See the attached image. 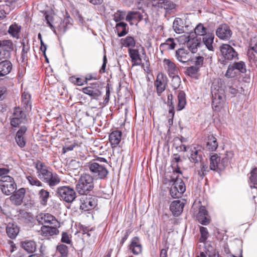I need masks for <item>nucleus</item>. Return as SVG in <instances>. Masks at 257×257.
<instances>
[{
	"label": "nucleus",
	"mask_w": 257,
	"mask_h": 257,
	"mask_svg": "<svg viewBox=\"0 0 257 257\" xmlns=\"http://www.w3.org/2000/svg\"><path fill=\"white\" fill-rule=\"evenodd\" d=\"M21 247L28 253H33L37 249L36 242L33 240H27L21 242Z\"/></svg>",
	"instance_id": "nucleus-29"
},
{
	"label": "nucleus",
	"mask_w": 257,
	"mask_h": 257,
	"mask_svg": "<svg viewBox=\"0 0 257 257\" xmlns=\"http://www.w3.org/2000/svg\"><path fill=\"white\" fill-rule=\"evenodd\" d=\"M196 172L197 173L198 175L202 178L207 172H208V167L203 163H201L200 164V169H197Z\"/></svg>",
	"instance_id": "nucleus-47"
},
{
	"label": "nucleus",
	"mask_w": 257,
	"mask_h": 257,
	"mask_svg": "<svg viewBox=\"0 0 257 257\" xmlns=\"http://www.w3.org/2000/svg\"><path fill=\"white\" fill-rule=\"evenodd\" d=\"M122 45L125 47L132 48L134 47L136 45V41L134 38L131 36H127L124 39L121 40Z\"/></svg>",
	"instance_id": "nucleus-40"
},
{
	"label": "nucleus",
	"mask_w": 257,
	"mask_h": 257,
	"mask_svg": "<svg viewBox=\"0 0 257 257\" xmlns=\"http://www.w3.org/2000/svg\"><path fill=\"white\" fill-rule=\"evenodd\" d=\"M26 178L32 186L42 187L43 186L42 183L35 177L28 175Z\"/></svg>",
	"instance_id": "nucleus-42"
},
{
	"label": "nucleus",
	"mask_w": 257,
	"mask_h": 257,
	"mask_svg": "<svg viewBox=\"0 0 257 257\" xmlns=\"http://www.w3.org/2000/svg\"><path fill=\"white\" fill-rule=\"evenodd\" d=\"M71 21L72 19L69 17L65 18L60 25H59V30L63 33H65L69 25H71Z\"/></svg>",
	"instance_id": "nucleus-41"
},
{
	"label": "nucleus",
	"mask_w": 257,
	"mask_h": 257,
	"mask_svg": "<svg viewBox=\"0 0 257 257\" xmlns=\"http://www.w3.org/2000/svg\"><path fill=\"white\" fill-rule=\"evenodd\" d=\"M196 218L198 221L203 225H207L209 223L210 219L208 212L204 206L200 207Z\"/></svg>",
	"instance_id": "nucleus-25"
},
{
	"label": "nucleus",
	"mask_w": 257,
	"mask_h": 257,
	"mask_svg": "<svg viewBox=\"0 0 257 257\" xmlns=\"http://www.w3.org/2000/svg\"><path fill=\"white\" fill-rule=\"evenodd\" d=\"M173 28L176 33H183L184 31V29L183 26L182 20L178 18H176L173 22Z\"/></svg>",
	"instance_id": "nucleus-37"
},
{
	"label": "nucleus",
	"mask_w": 257,
	"mask_h": 257,
	"mask_svg": "<svg viewBox=\"0 0 257 257\" xmlns=\"http://www.w3.org/2000/svg\"><path fill=\"white\" fill-rule=\"evenodd\" d=\"M26 114L19 108L16 107L11 120V124L14 127H17L21 123L27 122Z\"/></svg>",
	"instance_id": "nucleus-8"
},
{
	"label": "nucleus",
	"mask_w": 257,
	"mask_h": 257,
	"mask_svg": "<svg viewBox=\"0 0 257 257\" xmlns=\"http://www.w3.org/2000/svg\"><path fill=\"white\" fill-rule=\"evenodd\" d=\"M163 66L169 75H175L178 73L179 69L176 64L169 59H164L163 61Z\"/></svg>",
	"instance_id": "nucleus-23"
},
{
	"label": "nucleus",
	"mask_w": 257,
	"mask_h": 257,
	"mask_svg": "<svg viewBox=\"0 0 257 257\" xmlns=\"http://www.w3.org/2000/svg\"><path fill=\"white\" fill-rule=\"evenodd\" d=\"M176 44L173 38H168L165 43L161 44L160 47L168 50H173L175 48Z\"/></svg>",
	"instance_id": "nucleus-43"
},
{
	"label": "nucleus",
	"mask_w": 257,
	"mask_h": 257,
	"mask_svg": "<svg viewBox=\"0 0 257 257\" xmlns=\"http://www.w3.org/2000/svg\"><path fill=\"white\" fill-rule=\"evenodd\" d=\"M237 72L235 70L233 66L228 67L225 76L228 78H232L236 75Z\"/></svg>",
	"instance_id": "nucleus-55"
},
{
	"label": "nucleus",
	"mask_w": 257,
	"mask_h": 257,
	"mask_svg": "<svg viewBox=\"0 0 257 257\" xmlns=\"http://www.w3.org/2000/svg\"><path fill=\"white\" fill-rule=\"evenodd\" d=\"M213 107L215 108H220L223 106L225 101V95L223 91L216 90L212 92Z\"/></svg>",
	"instance_id": "nucleus-15"
},
{
	"label": "nucleus",
	"mask_w": 257,
	"mask_h": 257,
	"mask_svg": "<svg viewBox=\"0 0 257 257\" xmlns=\"http://www.w3.org/2000/svg\"><path fill=\"white\" fill-rule=\"evenodd\" d=\"M36 169L37 172L39 173V176H42L43 181L47 183L51 188H53L60 183L61 179L59 175L56 173H53L44 168L42 163L40 165L37 164Z\"/></svg>",
	"instance_id": "nucleus-1"
},
{
	"label": "nucleus",
	"mask_w": 257,
	"mask_h": 257,
	"mask_svg": "<svg viewBox=\"0 0 257 257\" xmlns=\"http://www.w3.org/2000/svg\"><path fill=\"white\" fill-rule=\"evenodd\" d=\"M121 139V132L119 131H114L111 132L109 136V142L112 147H116L120 142Z\"/></svg>",
	"instance_id": "nucleus-30"
},
{
	"label": "nucleus",
	"mask_w": 257,
	"mask_h": 257,
	"mask_svg": "<svg viewBox=\"0 0 257 257\" xmlns=\"http://www.w3.org/2000/svg\"><path fill=\"white\" fill-rule=\"evenodd\" d=\"M0 189L4 194L10 195L15 192L17 185L12 177L5 175L0 180Z\"/></svg>",
	"instance_id": "nucleus-3"
},
{
	"label": "nucleus",
	"mask_w": 257,
	"mask_h": 257,
	"mask_svg": "<svg viewBox=\"0 0 257 257\" xmlns=\"http://www.w3.org/2000/svg\"><path fill=\"white\" fill-rule=\"evenodd\" d=\"M178 103L177 105L178 110L183 109L186 104V95L184 91H180L178 94Z\"/></svg>",
	"instance_id": "nucleus-38"
},
{
	"label": "nucleus",
	"mask_w": 257,
	"mask_h": 257,
	"mask_svg": "<svg viewBox=\"0 0 257 257\" xmlns=\"http://www.w3.org/2000/svg\"><path fill=\"white\" fill-rule=\"evenodd\" d=\"M184 203L180 200L173 201L170 206V209L175 216L179 215L183 211Z\"/></svg>",
	"instance_id": "nucleus-28"
},
{
	"label": "nucleus",
	"mask_w": 257,
	"mask_h": 257,
	"mask_svg": "<svg viewBox=\"0 0 257 257\" xmlns=\"http://www.w3.org/2000/svg\"><path fill=\"white\" fill-rule=\"evenodd\" d=\"M57 249L60 254L58 257H67L68 247L66 245L60 244L57 246Z\"/></svg>",
	"instance_id": "nucleus-45"
},
{
	"label": "nucleus",
	"mask_w": 257,
	"mask_h": 257,
	"mask_svg": "<svg viewBox=\"0 0 257 257\" xmlns=\"http://www.w3.org/2000/svg\"><path fill=\"white\" fill-rule=\"evenodd\" d=\"M128 54L132 59L133 66H140L142 64V58L138 49L129 48Z\"/></svg>",
	"instance_id": "nucleus-26"
},
{
	"label": "nucleus",
	"mask_w": 257,
	"mask_h": 257,
	"mask_svg": "<svg viewBox=\"0 0 257 257\" xmlns=\"http://www.w3.org/2000/svg\"><path fill=\"white\" fill-rule=\"evenodd\" d=\"M61 241L63 242L69 244L71 242V240L70 239V237L69 235L66 232H63L62 234V238Z\"/></svg>",
	"instance_id": "nucleus-61"
},
{
	"label": "nucleus",
	"mask_w": 257,
	"mask_h": 257,
	"mask_svg": "<svg viewBox=\"0 0 257 257\" xmlns=\"http://www.w3.org/2000/svg\"><path fill=\"white\" fill-rule=\"evenodd\" d=\"M26 193L25 189L21 188L11 196L10 200L16 205H20L24 198Z\"/></svg>",
	"instance_id": "nucleus-20"
},
{
	"label": "nucleus",
	"mask_w": 257,
	"mask_h": 257,
	"mask_svg": "<svg viewBox=\"0 0 257 257\" xmlns=\"http://www.w3.org/2000/svg\"><path fill=\"white\" fill-rule=\"evenodd\" d=\"M30 95L27 92H24L22 95V101L23 103L26 105L27 107L29 106L31 108V105L30 103Z\"/></svg>",
	"instance_id": "nucleus-51"
},
{
	"label": "nucleus",
	"mask_w": 257,
	"mask_h": 257,
	"mask_svg": "<svg viewBox=\"0 0 257 257\" xmlns=\"http://www.w3.org/2000/svg\"><path fill=\"white\" fill-rule=\"evenodd\" d=\"M14 50V44L11 40H0V60L7 59L11 57Z\"/></svg>",
	"instance_id": "nucleus-7"
},
{
	"label": "nucleus",
	"mask_w": 257,
	"mask_h": 257,
	"mask_svg": "<svg viewBox=\"0 0 257 257\" xmlns=\"http://www.w3.org/2000/svg\"><path fill=\"white\" fill-rule=\"evenodd\" d=\"M235 70L241 73H245L246 72L245 65L242 61L234 63L232 65Z\"/></svg>",
	"instance_id": "nucleus-46"
},
{
	"label": "nucleus",
	"mask_w": 257,
	"mask_h": 257,
	"mask_svg": "<svg viewBox=\"0 0 257 257\" xmlns=\"http://www.w3.org/2000/svg\"><path fill=\"white\" fill-rule=\"evenodd\" d=\"M175 55L177 59L183 63L187 62L191 58V55L188 50L183 48L176 50Z\"/></svg>",
	"instance_id": "nucleus-22"
},
{
	"label": "nucleus",
	"mask_w": 257,
	"mask_h": 257,
	"mask_svg": "<svg viewBox=\"0 0 257 257\" xmlns=\"http://www.w3.org/2000/svg\"><path fill=\"white\" fill-rule=\"evenodd\" d=\"M100 86L98 83L95 82L90 84V85L83 88L82 91L91 97L93 99H97L101 95V92L99 89Z\"/></svg>",
	"instance_id": "nucleus-12"
},
{
	"label": "nucleus",
	"mask_w": 257,
	"mask_h": 257,
	"mask_svg": "<svg viewBox=\"0 0 257 257\" xmlns=\"http://www.w3.org/2000/svg\"><path fill=\"white\" fill-rule=\"evenodd\" d=\"M185 190L186 186L184 182L181 178L177 177L170 188L171 196L174 198H179Z\"/></svg>",
	"instance_id": "nucleus-6"
},
{
	"label": "nucleus",
	"mask_w": 257,
	"mask_h": 257,
	"mask_svg": "<svg viewBox=\"0 0 257 257\" xmlns=\"http://www.w3.org/2000/svg\"><path fill=\"white\" fill-rule=\"evenodd\" d=\"M60 226H55L51 225H43L41 228V234L45 236H53L54 235H57L59 233V230L58 228Z\"/></svg>",
	"instance_id": "nucleus-24"
},
{
	"label": "nucleus",
	"mask_w": 257,
	"mask_h": 257,
	"mask_svg": "<svg viewBox=\"0 0 257 257\" xmlns=\"http://www.w3.org/2000/svg\"><path fill=\"white\" fill-rule=\"evenodd\" d=\"M80 208L86 211L94 208L97 205V199L93 197L83 196L80 199Z\"/></svg>",
	"instance_id": "nucleus-14"
},
{
	"label": "nucleus",
	"mask_w": 257,
	"mask_h": 257,
	"mask_svg": "<svg viewBox=\"0 0 257 257\" xmlns=\"http://www.w3.org/2000/svg\"><path fill=\"white\" fill-rule=\"evenodd\" d=\"M204 58L201 56L196 57L195 58V64L194 66L197 67L198 69H199L203 65Z\"/></svg>",
	"instance_id": "nucleus-60"
},
{
	"label": "nucleus",
	"mask_w": 257,
	"mask_h": 257,
	"mask_svg": "<svg viewBox=\"0 0 257 257\" xmlns=\"http://www.w3.org/2000/svg\"><path fill=\"white\" fill-rule=\"evenodd\" d=\"M226 166L225 159H220L217 154H213L210 157V169L214 171H221Z\"/></svg>",
	"instance_id": "nucleus-9"
},
{
	"label": "nucleus",
	"mask_w": 257,
	"mask_h": 257,
	"mask_svg": "<svg viewBox=\"0 0 257 257\" xmlns=\"http://www.w3.org/2000/svg\"><path fill=\"white\" fill-rule=\"evenodd\" d=\"M218 146L217 139L212 135H209L206 140V149L210 151H215Z\"/></svg>",
	"instance_id": "nucleus-31"
},
{
	"label": "nucleus",
	"mask_w": 257,
	"mask_h": 257,
	"mask_svg": "<svg viewBox=\"0 0 257 257\" xmlns=\"http://www.w3.org/2000/svg\"><path fill=\"white\" fill-rule=\"evenodd\" d=\"M155 7L159 8H163L167 11H171L175 8L176 5L173 2L167 0H156L154 4Z\"/></svg>",
	"instance_id": "nucleus-27"
},
{
	"label": "nucleus",
	"mask_w": 257,
	"mask_h": 257,
	"mask_svg": "<svg viewBox=\"0 0 257 257\" xmlns=\"http://www.w3.org/2000/svg\"><path fill=\"white\" fill-rule=\"evenodd\" d=\"M77 145V143L75 142H74L70 145H66L62 149L63 153H65L67 152L72 151Z\"/></svg>",
	"instance_id": "nucleus-57"
},
{
	"label": "nucleus",
	"mask_w": 257,
	"mask_h": 257,
	"mask_svg": "<svg viewBox=\"0 0 257 257\" xmlns=\"http://www.w3.org/2000/svg\"><path fill=\"white\" fill-rule=\"evenodd\" d=\"M115 29L117 36L119 37L125 36L128 32V27L127 24L124 22L117 23L116 24Z\"/></svg>",
	"instance_id": "nucleus-34"
},
{
	"label": "nucleus",
	"mask_w": 257,
	"mask_h": 257,
	"mask_svg": "<svg viewBox=\"0 0 257 257\" xmlns=\"http://www.w3.org/2000/svg\"><path fill=\"white\" fill-rule=\"evenodd\" d=\"M249 179L252 184L257 185V168H254L251 171Z\"/></svg>",
	"instance_id": "nucleus-53"
},
{
	"label": "nucleus",
	"mask_w": 257,
	"mask_h": 257,
	"mask_svg": "<svg viewBox=\"0 0 257 257\" xmlns=\"http://www.w3.org/2000/svg\"><path fill=\"white\" fill-rule=\"evenodd\" d=\"M221 56L225 60H231L237 57V53L235 50L229 45L222 44L220 47Z\"/></svg>",
	"instance_id": "nucleus-11"
},
{
	"label": "nucleus",
	"mask_w": 257,
	"mask_h": 257,
	"mask_svg": "<svg viewBox=\"0 0 257 257\" xmlns=\"http://www.w3.org/2000/svg\"><path fill=\"white\" fill-rule=\"evenodd\" d=\"M128 235H129V232H128V231H127L125 232V234L122 237V238H121V241L120 242V245L121 246H122L123 245V244L124 242V241L127 239V238H128Z\"/></svg>",
	"instance_id": "nucleus-63"
},
{
	"label": "nucleus",
	"mask_w": 257,
	"mask_h": 257,
	"mask_svg": "<svg viewBox=\"0 0 257 257\" xmlns=\"http://www.w3.org/2000/svg\"><path fill=\"white\" fill-rule=\"evenodd\" d=\"M181 83V79L178 75H174L172 77L171 80V85L174 90L177 89L180 86Z\"/></svg>",
	"instance_id": "nucleus-50"
},
{
	"label": "nucleus",
	"mask_w": 257,
	"mask_h": 257,
	"mask_svg": "<svg viewBox=\"0 0 257 257\" xmlns=\"http://www.w3.org/2000/svg\"><path fill=\"white\" fill-rule=\"evenodd\" d=\"M160 257H167V249H162L160 251Z\"/></svg>",
	"instance_id": "nucleus-64"
},
{
	"label": "nucleus",
	"mask_w": 257,
	"mask_h": 257,
	"mask_svg": "<svg viewBox=\"0 0 257 257\" xmlns=\"http://www.w3.org/2000/svg\"><path fill=\"white\" fill-rule=\"evenodd\" d=\"M136 14V13L135 12H130L126 16V21L130 22L131 25H132L131 21L135 18L134 15Z\"/></svg>",
	"instance_id": "nucleus-62"
},
{
	"label": "nucleus",
	"mask_w": 257,
	"mask_h": 257,
	"mask_svg": "<svg viewBox=\"0 0 257 257\" xmlns=\"http://www.w3.org/2000/svg\"><path fill=\"white\" fill-rule=\"evenodd\" d=\"M6 232L10 238L14 239L19 232V228L17 225L9 223L7 226Z\"/></svg>",
	"instance_id": "nucleus-33"
},
{
	"label": "nucleus",
	"mask_w": 257,
	"mask_h": 257,
	"mask_svg": "<svg viewBox=\"0 0 257 257\" xmlns=\"http://www.w3.org/2000/svg\"><path fill=\"white\" fill-rule=\"evenodd\" d=\"M27 130L26 126H22L16 133L15 140L17 144L21 148L25 147L26 144V139L25 134Z\"/></svg>",
	"instance_id": "nucleus-17"
},
{
	"label": "nucleus",
	"mask_w": 257,
	"mask_h": 257,
	"mask_svg": "<svg viewBox=\"0 0 257 257\" xmlns=\"http://www.w3.org/2000/svg\"><path fill=\"white\" fill-rule=\"evenodd\" d=\"M69 81L75 85L78 86L83 85L86 80L80 77H76L75 76H72L69 78Z\"/></svg>",
	"instance_id": "nucleus-48"
},
{
	"label": "nucleus",
	"mask_w": 257,
	"mask_h": 257,
	"mask_svg": "<svg viewBox=\"0 0 257 257\" xmlns=\"http://www.w3.org/2000/svg\"><path fill=\"white\" fill-rule=\"evenodd\" d=\"M225 157L222 159H225V160L226 161V166H227L228 162L232 159L234 156V153L232 151H227L226 154H225Z\"/></svg>",
	"instance_id": "nucleus-58"
},
{
	"label": "nucleus",
	"mask_w": 257,
	"mask_h": 257,
	"mask_svg": "<svg viewBox=\"0 0 257 257\" xmlns=\"http://www.w3.org/2000/svg\"><path fill=\"white\" fill-rule=\"evenodd\" d=\"M87 167L94 177L99 179L104 178L108 174V171L104 166L94 161L88 163Z\"/></svg>",
	"instance_id": "nucleus-4"
},
{
	"label": "nucleus",
	"mask_w": 257,
	"mask_h": 257,
	"mask_svg": "<svg viewBox=\"0 0 257 257\" xmlns=\"http://www.w3.org/2000/svg\"><path fill=\"white\" fill-rule=\"evenodd\" d=\"M206 30V28L201 23L198 24L194 29L195 34L196 35L202 36L208 33Z\"/></svg>",
	"instance_id": "nucleus-44"
},
{
	"label": "nucleus",
	"mask_w": 257,
	"mask_h": 257,
	"mask_svg": "<svg viewBox=\"0 0 257 257\" xmlns=\"http://www.w3.org/2000/svg\"><path fill=\"white\" fill-rule=\"evenodd\" d=\"M128 248L131 252L135 255H139L142 252L143 247L138 237H134L132 239Z\"/></svg>",
	"instance_id": "nucleus-18"
},
{
	"label": "nucleus",
	"mask_w": 257,
	"mask_h": 257,
	"mask_svg": "<svg viewBox=\"0 0 257 257\" xmlns=\"http://www.w3.org/2000/svg\"><path fill=\"white\" fill-rule=\"evenodd\" d=\"M214 38V35L212 33H208L203 36V42L209 50L213 51L212 44Z\"/></svg>",
	"instance_id": "nucleus-35"
},
{
	"label": "nucleus",
	"mask_w": 257,
	"mask_h": 257,
	"mask_svg": "<svg viewBox=\"0 0 257 257\" xmlns=\"http://www.w3.org/2000/svg\"><path fill=\"white\" fill-rule=\"evenodd\" d=\"M201 237L199 239L200 242H204L208 237V232L206 228L201 227L200 228Z\"/></svg>",
	"instance_id": "nucleus-54"
},
{
	"label": "nucleus",
	"mask_w": 257,
	"mask_h": 257,
	"mask_svg": "<svg viewBox=\"0 0 257 257\" xmlns=\"http://www.w3.org/2000/svg\"><path fill=\"white\" fill-rule=\"evenodd\" d=\"M216 35L219 39L228 41L231 37L232 32L227 25L222 24L216 29Z\"/></svg>",
	"instance_id": "nucleus-13"
},
{
	"label": "nucleus",
	"mask_w": 257,
	"mask_h": 257,
	"mask_svg": "<svg viewBox=\"0 0 257 257\" xmlns=\"http://www.w3.org/2000/svg\"><path fill=\"white\" fill-rule=\"evenodd\" d=\"M204 247L208 255L209 254H213L217 252L214 247H213L209 243H205Z\"/></svg>",
	"instance_id": "nucleus-56"
},
{
	"label": "nucleus",
	"mask_w": 257,
	"mask_h": 257,
	"mask_svg": "<svg viewBox=\"0 0 257 257\" xmlns=\"http://www.w3.org/2000/svg\"><path fill=\"white\" fill-rule=\"evenodd\" d=\"M166 85V77L163 73H159L155 82V86L158 95H160L165 90Z\"/></svg>",
	"instance_id": "nucleus-16"
},
{
	"label": "nucleus",
	"mask_w": 257,
	"mask_h": 257,
	"mask_svg": "<svg viewBox=\"0 0 257 257\" xmlns=\"http://www.w3.org/2000/svg\"><path fill=\"white\" fill-rule=\"evenodd\" d=\"M199 69L197 68V67H195L194 66H190L187 68L186 71V73L192 77H195Z\"/></svg>",
	"instance_id": "nucleus-49"
},
{
	"label": "nucleus",
	"mask_w": 257,
	"mask_h": 257,
	"mask_svg": "<svg viewBox=\"0 0 257 257\" xmlns=\"http://www.w3.org/2000/svg\"><path fill=\"white\" fill-rule=\"evenodd\" d=\"M183 37H184V42L187 43V46L189 50L192 53H195L200 44L199 40L196 38H191L190 35H184Z\"/></svg>",
	"instance_id": "nucleus-19"
},
{
	"label": "nucleus",
	"mask_w": 257,
	"mask_h": 257,
	"mask_svg": "<svg viewBox=\"0 0 257 257\" xmlns=\"http://www.w3.org/2000/svg\"><path fill=\"white\" fill-rule=\"evenodd\" d=\"M94 187L93 178L88 174L81 176L76 185V190L80 195H87Z\"/></svg>",
	"instance_id": "nucleus-2"
},
{
	"label": "nucleus",
	"mask_w": 257,
	"mask_h": 257,
	"mask_svg": "<svg viewBox=\"0 0 257 257\" xmlns=\"http://www.w3.org/2000/svg\"><path fill=\"white\" fill-rule=\"evenodd\" d=\"M125 16V12L117 11L113 15V20L116 22H118L124 20Z\"/></svg>",
	"instance_id": "nucleus-52"
},
{
	"label": "nucleus",
	"mask_w": 257,
	"mask_h": 257,
	"mask_svg": "<svg viewBox=\"0 0 257 257\" xmlns=\"http://www.w3.org/2000/svg\"><path fill=\"white\" fill-rule=\"evenodd\" d=\"M12 64L8 60H5L0 62V76L8 74L11 71Z\"/></svg>",
	"instance_id": "nucleus-32"
},
{
	"label": "nucleus",
	"mask_w": 257,
	"mask_h": 257,
	"mask_svg": "<svg viewBox=\"0 0 257 257\" xmlns=\"http://www.w3.org/2000/svg\"><path fill=\"white\" fill-rule=\"evenodd\" d=\"M190 153L189 159L190 161L194 163L201 162L202 160V151L195 147L191 146L188 148Z\"/></svg>",
	"instance_id": "nucleus-21"
},
{
	"label": "nucleus",
	"mask_w": 257,
	"mask_h": 257,
	"mask_svg": "<svg viewBox=\"0 0 257 257\" xmlns=\"http://www.w3.org/2000/svg\"><path fill=\"white\" fill-rule=\"evenodd\" d=\"M57 195L66 202H72L76 198V193L74 190L69 186H62L57 189Z\"/></svg>",
	"instance_id": "nucleus-5"
},
{
	"label": "nucleus",
	"mask_w": 257,
	"mask_h": 257,
	"mask_svg": "<svg viewBox=\"0 0 257 257\" xmlns=\"http://www.w3.org/2000/svg\"><path fill=\"white\" fill-rule=\"evenodd\" d=\"M39 198L41 205L46 206L50 197L49 192L43 189H41L38 193Z\"/></svg>",
	"instance_id": "nucleus-36"
},
{
	"label": "nucleus",
	"mask_w": 257,
	"mask_h": 257,
	"mask_svg": "<svg viewBox=\"0 0 257 257\" xmlns=\"http://www.w3.org/2000/svg\"><path fill=\"white\" fill-rule=\"evenodd\" d=\"M21 27L17 24H13L10 26L8 33L13 37L18 39L20 32Z\"/></svg>",
	"instance_id": "nucleus-39"
},
{
	"label": "nucleus",
	"mask_w": 257,
	"mask_h": 257,
	"mask_svg": "<svg viewBox=\"0 0 257 257\" xmlns=\"http://www.w3.org/2000/svg\"><path fill=\"white\" fill-rule=\"evenodd\" d=\"M45 20L47 21V23L49 25L50 27L52 29L54 28V26L52 25L53 17L51 14H45Z\"/></svg>",
	"instance_id": "nucleus-59"
},
{
	"label": "nucleus",
	"mask_w": 257,
	"mask_h": 257,
	"mask_svg": "<svg viewBox=\"0 0 257 257\" xmlns=\"http://www.w3.org/2000/svg\"><path fill=\"white\" fill-rule=\"evenodd\" d=\"M36 219L42 225L48 224L51 225L60 226L55 217L49 213H41L36 216Z\"/></svg>",
	"instance_id": "nucleus-10"
}]
</instances>
